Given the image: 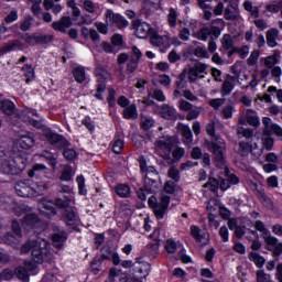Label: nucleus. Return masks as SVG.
I'll return each mask as SVG.
<instances>
[{
    "instance_id": "f257e3e1",
    "label": "nucleus",
    "mask_w": 282,
    "mask_h": 282,
    "mask_svg": "<svg viewBox=\"0 0 282 282\" xmlns=\"http://www.w3.org/2000/svg\"><path fill=\"white\" fill-rule=\"evenodd\" d=\"M50 243L45 239H36L29 240L21 247V254H28L31 252L33 261H25L23 267H19L15 269V274L20 281L29 282L30 274H39V271H34L36 269V263L50 262L52 261V251L48 248Z\"/></svg>"
},
{
    "instance_id": "f03ea898",
    "label": "nucleus",
    "mask_w": 282,
    "mask_h": 282,
    "mask_svg": "<svg viewBox=\"0 0 282 282\" xmlns=\"http://www.w3.org/2000/svg\"><path fill=\"white\" fill-rule=\"evenodd\" d=\"M261 122L254 110L247 109L243 111L242 117L238 121L237 133L239 138H246L245 141H240L238 153L240 155H248L252 153L254 158H259L263 153V149L259 148L254 139V132L251 129H243V124H250L251 127H259ZM251 139V140H250Z\"/></svg>"
},
{
    "instance_id": "7ed1b4c3",
    "label": "nucleus",
    "mask_w": 282,
    "mask_h": 282,
    "mask_svg": "<svg viewBox=\"0 0 282 282\" xmlns=\"http://www.w3.org/2000/svg\"><path fill=\"white\" fill-rule=\"evenodd\" d=\"M208 149L214 154L216 166H219V169H221V173H224V178L220 181L221 191H228L230 186L239 184V177L234 173H230L228 166H226V141L216 137L208 144Z\"/></svg>"
},
{
    "instance_id": "20e7f679",
    "label": "nucleus",
    "mask_w": 282,
    "mask_h": 282,
    "mask_svg": "<svg viewBox=\"0 0 282 282\" xmlns=\"http://www.w3.org/2000/svg\"><path fill=\"white\" fill-rule=\"evenodd\" d=\"M0 111H3L10 118L11 124H17L18 120H22V122H30L33 127H41V123L32 118V116H36V110L25 108L19 113L14 102L3 97V95H0Z\"/></svg>"
},
{
    "instance_id": "39448f33",
    "label": "nucleus",
    "mask_w": 282,
    "mask_h": 282,
    "mask_svg": "<svg viewBox=\"0 0 282 282\" xmlns=\"http://www.w3.org/2000/svg\"><path fill=\"white\" fill-rule=\"evenodd\" d=\"M25 169V159L21 154L6 152L0 154V171L6 175H17Z\"/></svg>"
},
{
    "instance_id": "423d86ee",
    "label": "nucleus",
    "mask_w": 282,
    "mask_h": 282,
    "mask_svg": "<svg viewBox=\"0 0 282 282\" xmlns=\"http://www.w3.org/2000/svg\"><path fill=\"white\" fill-rule=\"evenodd\" d=\"M14 188L19 197H39L50 188V185L46 181H37L33 184L30 181H21L15 184Z\"/></svg>"
},
{
    "instance_id": "0eeeda50",
    "label": "nucleus",
    "mask_w": 282,
    "mask_h": 282,
    "mask_svg": "<svg viewBox=\"0 0 282 282\" xmlns=\"http://www.w3.org/2000/svg\"><path fill=\"white\" fill-rule=\"evenodd\" d=\"M262 124L264 126L263 133L261 137L262 149L267 151H272V147H274V139L271 133L278 135V138H282V128L272 122V119L269 117H264L262 119Z\"/></svg>"
},
{
    "instance_id": "6e6552de",
    "label": "nucleus",
    "mask_w": 282,
    "mask_h": 282,
    "mask_svg": "<svg viewBox=\"0 0 282 282\" xmlns=\"http://www.w3.org/2000/svg\"><path fill=\"white\" fill-rule=\"evenodd\" d=\"M148 204L150 208L153 209L156 219H164V215H166V210L169 209V205L171 204V197H169V195H165L164 193H161V198L159 203L158 198H155V196H152L149 198Z\"/></svg>"
},
{
    "instance_id": "1a4fd4ad",
    "label": "nucleus",
    "mask_w": 282,
    "mask_h": 282,
    "mask_svg": "<svg viewBox=\"0 0 282 282\" xmlns=\"http://www.w3.org/2000/svg\"><path fill=\"white\" fill-rule=\"evenodd\" d=\"M174 144V137L163 135L155 141L154 148L156 153L161 155L163 160H171V152L173 151Z\"/></svg>"
},
{
    "instance_id": "9d476101",
    "label": "nucleus",
    "mask_w": 282,
    "mask_h": 282,
    "mask_svg": "<svg viewBox=\"0 0 282 282\" xmlns=\"http://www.w3.org/2000/svg\"><path fill=\"white\" fill-rule=\"evenodd\" d=\"M55 206H57V208H65L63 219L66 226H70L72 228H74V226H78V217L76 216L74 207H69V199L64 200L62 198H57L55 200Z\"/></svg>"
},
{
    "instance_id": "9b49d317",
    "label": "nucleus",
    "mask_w": 282,
    "mask_h": 282,
    "mask_svg": "<svg viewBox=\"0 0 282 282\" xmlns=\"http://www.w3.org/2000/svg\"><path fill=\"white\" fill-rule=\"evenodd\" d=\"M105 19L107 25H116L119 30L129 26V21H127V19H124L120 13H113L111 9H108L105 12Z\"/></svg>"
},
{
    "instance_id": "f8f14e48",
    "label": "nucleus",
    "mask_w": 282,
    "mask_h": 282,
    "mask_svg": "<svg viewBox=\"0 0 282 282\" xmlns=\"http://www.w3.org/2000/svg\"><path fill=\"white\" fill-rule=\"evenodd\" d=\"M189 232L193 239H195L199 246H207L208 241H210V235L208 234V229L206 228H200L199 226L192 225L189 227Z\"/></svg>"
},
{
    "instance_id": "ddd939ff",
    "label": "nucleus",
    "mask_w": 282,
    "mask_h": 282,
    "mask_svg": "<svg viewBox=\"0 0 282 282\" xmlns=\"http://www.w3.org/2000/svg\"><path fill=\"white\" fill-rule=\"evenodd\" d=\"M22 228L24 230H33L34 232H41L43 230V223L34 214L24 216L22 220Z\"/></svg>"
},
{
    "instance_id": "4468645a",
    "label": "nucleus",
    "mask_w": 282,
    "mask_h": 282,
    "mask_svg": "<svg viewBox=\"0 0 282 282\" xmlns=\"http://www.w3.org/2000/svg\"><path fill=\"white\" fill-rule=\"evenodd\" d=\"M141 173L144 176L145 184H155V180L159 177L158 170L154 166L147 165L144 159H140Z\"/></svg>"
},
{
    "instance_id": "2eb2a0df",
    "label": "nucleus",
    "mask_w": 282,
    "mask_h": 282,
    "mask_svg": "<svg viewBox=\"0 0 282 282\" xmlns=\"http://www.w3.org/2000/svg\"><path fill=\"white\" fill-rule=\"evenodd\" d=\"M132 28L138 39H148V36H151L154 30L153 28H151V24L142 22L140 20H134L132 22Z\"/></svg>"
},
{
    "instance_id": "dca6fc26",
    "label": "nucleus",
    "mask_w": 282,
    "mask_h": 282,
    "mask_svg": "<svg viewBox=\"0 0 282 282\" xmlns=\"http://www.w3.org/2000/svg\"><path fill=\"white\" fill-rule=\"evenodd\" d=\"M12 230L15 236L7 235L3 239H0V243H8L9 246H12V248H19V239H21L22 234L21 227L17 220L12 221Z\"/></svg>"
},
{
    "instance_id": "f3484780",
    "label": "nucleus",
    "mask_w": 282,
    "mask_h": 282,
    "mask_svg": "<svg viewBox=\"0 0 282 282\" xmlns=\"http://www.w3.org/2000/svg\"><path fill=\"white\" fill-rule=\"evenodd\" d=\"M206 69H208V65L202 62L196 63L192 68L188 69V80H191V83H195L197 78H205L206 74H208Z\"/></svg>"
},
{
    "instance_id": "a211bd4d",
    "label": "nucleus",
    "mask_w": 282,
    "mask_h": 282,
    "mask_svg": "<svg viewBox=\"0 0 282 282\" xmlns=\"http://www.w3.org/2000/svg\"><path fill=\"white\" fill-rule=\"evenodd\" d=\"M155 113H159L161 118L165 120H177V109L173 108L167 104H163L161 106H156Z\"/></svg>"
},
{
    "instance_id": "6ab92c4d",
    "label": "nucleus",
    "mask_w": 282,
    "mask_h": 282,
    "mask_svg": "<svg viewBox=\"0 0 282 282\" xmlns=\"http://www.w3.org/2000/svg\"><path fill=\"white\" fill-rule=\"evenodd\" d=\"M34 134L32 132H25L18 137L15 144L20 147V149L28 151L34 147Z\"/></svg>"
},
{
    "instance_id": "aec40b11",
    "label": "nucleus",
    "mask_w": 282,
    "mask_h": 282,
    "mask_svg": "<svg viewBox=\"0 0 282 282\" xmlns=\"http://www.w3.org/2000/svg\"><path fill=\"white\" fill-rule=\"evenodd\" d=\"M170 36L169 35H160L158 33V30L154 29L152 31V34H150V43L154 47H162V45H166V48L171 47V44L169 43Z\"/></svg>"
},
{
    "instance_id": "412c9836",
    "label": "nucleus",
    "mask_w": 282,
    "mask_h": 282,
    "mask_svg": "<svg viewBox=\"0 0 282 282\" xmlns=\"http://www.w3.org/2000/svg\"><path fill=\"white\" fill-rule=\"evenodd\" d=\"M40 213L44 217H54L56 215V208H54V203L52 200L44 198L39 203Z\"/></svg>"
},
{
    "instance_id": "4be33fe9",
    "label": "nucleus",
    "mask_w": 282,
    "mask_h": 282,
    "mask_svg": "<svg viewBox=\"0 0 282 282\" xmlns=\"http://www.w3.org/2000/svg\"><path fill=\"white\" fill-rule=\"evenodd\" d=\"M53 30L56 32H62L63 34L67 33V30L72 28V18L70 17H62L59 21H55L52 23Z\"/></svg>"
},
{
    "instance_id": "5701e85b",
    "label": "nucleus",
    "mask_w": 282,
    "mask_h": 282,
    "mask_svg": "<svg viewBox=\"0 0 282 282\" xmlns=\"http://www.w3.org/2000/svg\"><path fill=\"white\" fill-rule=\"evenodd\" d=\"M110 282H129V273L117 268H111L109 272Z\"/></svg>"
},
{
    "instance_id": "b1692460",
    "label": "nucleus",
    "mask_w": 282,
    "mask_h": 282,
    "mask_svg": "<svg viewBox=\"0 0 282 282\" xmlns=\"http://www.w3.org/2000/svg\"><path fill=\"white\" fill-rule=\"evenodd\" d=\"M24 48H25V46L23 45V43H21V41L14 40V41H10V42L6 43L1 47L0 52H2V54H8L10 52H19Z\"/></svg>"
},
{
    "instance_id": "393cba45",
    "label": "nucleus",
    "mask_w": 282,
    "mask_h": 282,
    "mask_svg": "<svg viewBox=\"0 0 282 282\" xmlns=\"http://www.w3.org/2000/svg\"><path fill=\"white\" fill-rule=\"evenodd\" d=\"M261 61L264 63V66L268 69H272L275 65H278V63H281V52L274 51L272 55L263 57Z\"/></svg>"
},
{
    "instance_id": "a878e982",
    "label": "nucleus",
    "mask_w": 282,
    "mask_h": 282,
    "mask_svg": "<svg viewBox=\"0 0 282 282\" xmlns=\"http://www.w3.org/2000/svg\"><path fill=\"white\" fill-rule=\"evenodd\" d=\"M151 98H154V100H158L159 102H164L166 100V96L164 95V91L162 89L155 88L152 93H149L148 99L143 100L144 105H151Z\"/></svg>"
},
{
    "instance_id": "bb28decb",
    "label": "nucleus",
    "mask_w": 282,
    "mask_h": 282,
    "mask_svg": "<svg viewBox=\"0 0 282 282\" xmlns=\"http://www.w3.org/2000/svg\"><path fill=\"white\" fill-rule=\"evenodd\" d=\"M178 129L184 138V144H186V147H191V144H193V131H191V127L181 123Z\"/></svg>"
},
{
    "instance_id": "cd10ccee",
    "label": "nucleus",
    "mask_w": 282,
    "mask_h": 282,
    "mask_svg": "<svg viewBox=\"0 0 282 282\" xmlns=\"http://www.w3.org/2000/svg\"><path fill=\"white\" fill-rule=\"evenodd\" d=\"M82 34L85 39H90V41H93L95 45H98V43H100V34H98V31H96L95 29L83 28Z\"/></svg>"
},
{
    "instance_id": "c85d7f7f",
    "label": "nucleus",
    "mask_w": 282,
    "mask_h": 282,
    "mask_svg": "<svg viewBox=\"0 0 282 282\" xmlns=\"http://www.w3.org/2000/svg\"><path fill=\"white\" fill-rule=\"evenodd\" d=\"M235 85H237V78L234 76H229L223 84L221 94L223 96H228L235 89Z\"/></svg>"
},
{
    "instance_id": "c756f323",
    "label": "nucleus",
    "mask_w": 282,
    "mask_h": 282,
    "mask_svg": "<svg viewBox=\"0 0 282 282\" xmlns=\"http://www.w3.org/2000/svg\"><path fill=\"white\" fill-rule=\"evenodd\" d=\"M50 170L44 164H35L32 171L29 172L30 177H45Z\"/></svg>"
},
{
    "instance_id": "7c9ffc66",
    "label": "nucleus",
    "mask_w": 282,
    "mask_h": 282,
    "mask_svg": "<svg viewBox=\"0 0 282 282\" xmlns=\"http://www.w3.org/2000/svg\"><path fill=\"white\" fill-rule=\"evenodd\" d=\"M224 14L226 21H236V19H239V8L232 4H228Z\"/></svg>"
},
{
    "instance_id": "2f4dec72",
    "label": "nucleus",
    "mask_w": 282,
    "mask_h": 282,
    "mask_svg": "<svg viewBox=\"0 0 282 282\" xmlns=\"http://www.w3.org/2000/svg\"><path fill=\"white\" fill-rule=\"evenodd\" d=\"M221 202L217 198H213L207 204V213L208 215L217 216L219 215V210L221 209Z\"/></svg>"
},
{
    "instance_id": "473e14b6",
    "label": "nucleus",
    "mask_w": 282,
    "mask_h": 282,
    "mask_svg": "<svg viewBox=\"0 0 282 282\" xmlns=\"http://www.w3.org/2000/svg\"><path fill=\"white\" fill-rule=\"evenodd\" d=\"M123 118H126V120H138V107L135 104L124 108Z\"/></svg>"
},
{
    "instance_id": "72a5a7b5",
    "label": "nucleus",
    "mask_w": 282,
    "mask_h": 282,
    "mask_svg": "<svg viewBox=\"0 0 282 282\" xmlns=\"http://www.w3.org/2000/svg\"><path fill=\"white\" fill-rule=\"evenodd\" d=\"M66 240H67V234L63 230H58V232L54 234L52 237V241L55 248H61Z\"/></svg>"
},
{
    "instance_id": "f704fd0d",
    "label": "nucleus",
    "mask_w": 282,
    "mask_h": 282,
    "mask_svg": "<svg viewBox=\"0 0 282 282\" xmlns=\"http://www.w3.org/2000/svg\"><path fill=\"white\" fill-rule=\"evenodd\" d=\"M43 6L45 10H52L53 14H61V12H63V6L59 3L55 4L54 0H44Z\"/></svg>"
},
{
    "instance_id": "c9c22d12",
    "label": "nucleus",
    "mask_w": 282,
    "mask_h": 282,
    "mask_svg": "<svg viewBox=\"0 0 282 282\" xmlns=\"http://www.w3.org/2000/svg\"><path fill=\"white\" fill-rule=\"evenodd\" d=\"M113 191L119 197H131V187L127 184H118Z\"/></svg>"
},
{
    "instance_id": "e433bc0d",
    "label": "nucleus",
    "mask_w": 282,
    "mask_h": 282,
    "mask_svg": "<svg viewBox=\"0 0 282 282\" xmlns=\"http://www.w3.org/2000/svg\"><path fill=\"white\" fill-rule=\"evenodd\" d=\"M249 261H252L257 268H263L265 265V258L256 251L249 253Z\"/></svg>"
},
{
    "instance_id": "4c0bfd02",
    "label": "nucleus",
    "mask_w": 282,
    "mask_h": 282,
    "mask_svg": "<svg viewBox=\"0 0 282 282\" xmlns=\"http://www.w3.org/2000/svg\"><path fill=\"white\" fill-rule=\"evenodd\" d=\"M75 175L76 173L74 172V169H72V165H65L59 180H62V182H72Z\"/></svg>"
},
{
    "instance_id": "58836bf2",
    "label": "nucleus",
    "mask_w": 282,
    "mask_h": 282,
    "mask_svg": "<svg viewBox=\"0 0 282 282\" xmlns=\"http://www.w3.org/2000/svg\"><path fill=\"white\" fill-rule=\"evenodd\" d=\"M278 37H279V30L271 29L267 32V43L269 47H276Z\"/></svg>"
},
{
    "instance_id": "ea45409f",
    "label": "nucleus",
    "mask_w": 282,
    "mask_h": 282,
    "mask_svg": "<svg viewBox=\"0 0 282 282\" xmlns=\"http://www.w3.org/2000/svg\"><path fill=\"white\" fill-rule=\"evenodd\" d=\"M155 124V120L151 116H141V123L140 127L144 131H149V129H152V127Z\"/></svg>"
},
{
    "instance_id": "a19ab883",
    "label": "nucleus",
    "mask_w": 282,
    "mask_h": 282,
    "mask_svg": "<svg viewBox=\"0 0 282 282\" xmlns=\"http://www.w3.org/2000/svg\"><path fill=\"white\" fill-rule=\"evenodd\" d=\"M262 239H264V243H267L268 250H272L279 243V238L272 236L270 231L262 236Z\"/></svg>"
},
{
    "instance_id": "79ce46f5",
    "label": "nucleus",
    "mask_w": 282,
    "mask_h": 282,
    "mask_svg": "<svg viewBox=\"0 0 282 282\" xmlns=\"http://www.w3.org/2000/svg\"><path fill=\"white\" fill-rule=\"evenodd\" d=\"M243 8L247 12H249L251 14V17H253L254 19H257L259 17V7H254L252 6V1L250 0H246L243 2Z\"/></svg>"
},
{
    "instance_id": "37998d69",
    "label": "nucleus",
    "mask_w": 282,
    "mask_h": 282,
    "mask_svg": "<svg viewBox=\"0 0 282 282\" xmlns=\"http://www.w3.org/2000/svg\"><path fill=\"white\" fill-rule=\"evenodd\" d=\"M122 149H124V139H122V137L116 135L112 144V151L113 153L120 154L122 153Z\"/></svg>"
},
{
    "instance_id": "c03bdc74",
    "label": "nucleus",
    "mask_w": 282,
    "mask_h": 282,
    "mask_svg": "<svg viewBox=\"0 0 282 282\" xmlns=\"http://www.w3.org/2000/svg\"><path fill=\"white\" fill-rule=\"evenodd\" d=\"M181 246H182V243L175 242V240H173V239H169L165 242V250L170 254H175V252H177V248H180Z\"/></svg>"
},
{
    "instance_id": "a18cd8bd",
    "label": "nucleus",
    "mask_w": 282,
    "mask_h": 282,
    "mask_svg": "<svg viewBox=\"0 0 282 282\" xmlns=\"http://www.w3.org/2000/svg\"><path fill=\"white\" fill-rule=\"evenodd\" d=\"M177 17H180L177 11L174 8H171L167 14V22L170 28H175V25H177Z\"/></svg>"
},
{
    "instance_id": "49530a36",
    "label": "nucleus",
    "mask_w": 282,
    "mask_h": 282,
    "mask_svg": "<svg viewBox=\"0 0 282 282\" xmlns=\"http://www.w3.org/2000/svg\"><path fill=\"white\" fill-rule=\"evenodd\" d=\"M221 45L224 50H232V47H235V37H232V35L225 34L221 39Z\"/></svg>"
},
{
    "instance_id": "de8ad7c7",
    "label": "nucleus",
    "mask_w": 282,
    "mask_h": 282,
    "mask_svg": "<svg viewBox=\"0 0 282 282\" xmlns=\"http://www.w3.org/2000/svg\"><path fill=\"white\" fill-rule=\"evenodd\" d=\"M204 188H208V191L217 193V191H219V181H217V178L210 177L208 182L204 185Z\"/></svg>"
},
{
    "instance_id": "09e8293b",
    "label": "nucleus",
    "mask_w": 282,
    "mask_h": 282,
    "mask_svg": "<svg viewBox=\"0 0 282 282\" xmlns=\"http://www.w3.org/2000/svg\"><path fill=\"white\" fill-rule=\"evenodd\" d=\"M74 77L77 83H85V78H86L85 68L83 66L75 68Z\"/></svg>"
},
{
    "instance_id": "8fccbe9b",
    "label": "nucleus",
    "mask_w": 282,
    "mask_h": 282,
    "mask_svg": "<svg viewBox=\"0 0 282 282\" xmlns=\"http://www.w3.org/2000/svg\"><path fill=\"white\" fill-rule=\"evenodd\" d=\"M198 41H208V36H210V29L209 28H204L197 33L194 34Z\"/></svg>"
},
{
    "instance_id": "3c124183",
    "label": "nucleus",
    "mask_w": 282,
    "mask_h": 282,
    "mask_svg": "<svg viewBox=\"0 0 282 282\" xmlns=\"http://www.w3.org/2000/svg\"><path fill=\"white\" fill-rule=\"evenodd\" d=\"M139 272L141 273V279H147L151 272V264L149 262L141 263Z\"/></svg>"
},
{
    "instance_id": "603ef678",
    "label": "nucleus",
    "mask_w": 282,
    "mask_h": 282,
    "mask_svg": "<svg viewBox=\"0 0 282 282\" xmlns=\"http://www.w3.org/2000/svg\"><path fill=\"white\" fill-rule=\"evenodd\" d=\"M79 195H87V187H85V176L79 175L76 177Z\"/></svg>"
},
{
    "instance_id": "864d4df0",
    "label": "nucleus",
    "mask_w": 282,
    "mask_h": 282,
    "mask_svg": "<svg viewBox=\"0 0 282 282\" xmlns=\"http://www.w3.org/2000/svg\"><path fill=\"white\" fill-rule=\"evenodd\" d=\"M83 8L86 10V12H89V14H94L96 10H98V7L91 0H85Z\"/></svg>"
},
{
    "instance_id": "5fc2aeb1",
    "label": "nucleus",
    "mask_w": 282,
    "mask_h": 282,
    "mask_svg": "<svg viewBox=\"0 0 282 282\" xmlns=\"http://www.w3.org/2000/svg\"><path fill=\"white\" fill-rule=\"evenodd\" d=\"M22 72L24 73V76L26 78V83H30V80H34V68L30 65H25L22 68Z\"/></svg>"
},
{
    "instance_id": "6e6d98bb",
    "label": "nucleus",
    "mask_w": 282,
    "mask_h": 282,
    "mask_svg": "<svg viewBox=\"0 0 282 282\" xmlns=\"http://www.w3.org/2000/svg\"><path fill=\"white\" fill-rule=\"evenodd\" d=\"M108 97H107V102L109 107H116V89L108 87Z\"/></svg>"
},
{
    "instance_id": "4d7b16f0",
    "label": "nucleus",
    "mask_w": 282,
    "mask_h": 282,
    "mask_svg": "<svg viewBox=\"0 0 282 282\" xmlns=\"http://www.w3.org/2000/svg\"><path fill=\"white\" fill-rule=\"evenodd\" d=\"M272 276L263 270L257 271V282H272Z\"/></svg>"
},
{
    "instance_id": "13d9d810",
    "label": "nucleus",
    "mask_w": 282,
    "mask_h": 282,
    "mask_svg": "<svg viewBox=\"0 0 282 282\" xmlns=\"http://www.w3.org/2000/svg\"><path fill=\"white\" fill-rule=\"evenodd\" d=\"M254 228H256V230H258V232H261L262 237H265V235H268L270 232V230H268V228H265V224L261 220H257L254 223Z\"/></svg>"
},
{
    "instance_id": "bf43d9fd",
    "label": "nucleus",
    "mask_w": 282,
    "mask_h": 282,
    "mask_svg": "<svg viewBox=\"0 0 282 282\" xmlns=\"http://www.w3.org/2000/svg\"><path fill=\"white\" fill-rule=\"evenodd\" d=\"M256 105H261V102H267V104H272V97L270 96V94H264V95H257L256 100H254Z\"/></svg>"
},
{
    "instance_id": "052dcab7",
    "label": "nucleus",
    "mask_w": 282,
    "mask_h": 282,
    "mask_svg": "<svg viewBox=\"0 0 282 282\" xmlns=\"http://www.w3.org/2000/svg\"><path fill=\"white\" fill-rule=\"evenodd\" d=\"M32 7L31 10L35 17H39L41 14L42 9H41V3H43V0H31Z\"/></svg>"
},
{
    "instance_id": "680f3d73",
    "label": "nucleus",
    "mask_w": 282,
    "mask_h": 282,
    "mask_svg": "<svg viewBox=\"0 0 282 282\" xmlns=\"http://www.w3.org/2000/svg\"><path fill=\"white\" fill-rule=\"evenodd\" d=\"M138 65H140V59H135V57H131L128 62L127 69L131 74L138 69Z\"/></svg>"
},
{
    "instance_id": "e2e57ef3",
    "label": "nucleus",
    "mask_w": 282,
    "mask_h": 282,
    "mask_svg": "<svg viewBox=\"0 0 282 282\" xmlns=\"http://www.w3.org/2000/svg\"><path fill=\"white\" fill-rule=\"evenodd\" d=\"M195 56L198 58H210V54L206 51V47L198 46L194 52Z\"/></svg>"
},
{
    "instance_id": "0e129e2a",
    "label": "nucleus",
    "mask_w": 282,
    "mask_h": 282,
    "mask_svg": "<svg viewBox=\"0 0 282 282\" xmlns=\"http://www.w3.org/2000/svg\"><path fill=\"white\" fill-rule=\"evenodd\" d=\"M176 187H175V183L167 181L164 185V191L162 192L163 195H173V193H175Z\"/></svg>"
},
{
    "instance_id": "69168bd1",
    "label": "nucleus",
    "mask_w": 282,
    "mask_h": 282,
    "mask_svg": "<svg viewBox=\"0 0 282 282\" xmlns=\"http://www.w3.org/2000/svg\"><path fill=\"white\" fill-rule=\"evenodd\" d=\"M77 156H78V154L76 153V150H74L72 148H66L64 150V158L66 160H76Z\"/></svg>"
},
{
    "instance_id": "338daca9",
    "label": "nucleus",
    "mask_w": 282,
    "mask_h": 282,
    "mask_svg": "<svg viewBox=\"0 0 282 282\" xmlns=\"http://www.w3.org/2000/svg\"><path fill=\"white\" fill-rule=\"evenodd\" d=\"M282 8V1L279 2H272L267 6L268 12H279Z\"/></svg>"
},
{
    "instance_id": "774afa93",
    "label": "nucleus",
    "mask_w": 282,
    "mask_h": 282,
    "mask_svg": "<svg viewBox=\"0 0 282 282\" xmlns=\"http://www.w3.org/2000/svg\"><path fill=\"white\" fill-rule=\"evenodd\" d=\"M224 102H226V99H224V98L210 99L208 101V104L213 107V109H219V107H221V105H224Z\"/></svg>"
}]
</instances>
